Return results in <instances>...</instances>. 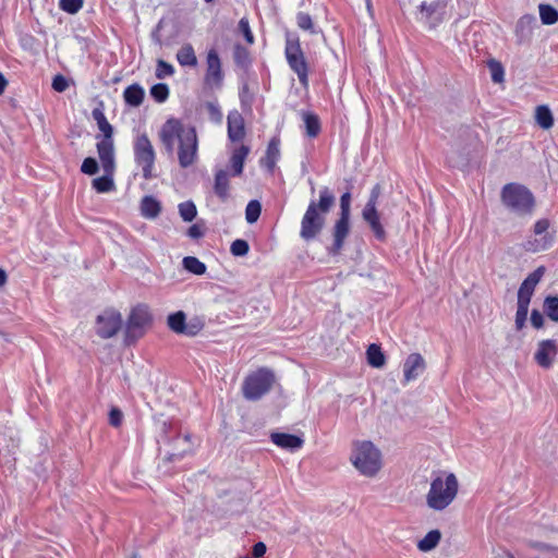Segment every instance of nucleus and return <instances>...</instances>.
Listing matches in <instances>:
<instances>
[{
	"instance_id": "f257e3e1",
	"label": "nucleus",
	"mask_w": 558,
	"mask_h": 558,
	"mask_svg": "<svg viewBox=\"0 0 558 558\" xmlns=\"http://www.w3.org/2000/svg\"><path fill=\"white\" fill-rule=\"evenodd\" d=\"M158 137L169 156H173L178 143V160L182 168H187L196 161L198 141L195 128L170 118L162 124Z\"/></svg>"
},
{
	"instance_id": "f03ea898",
	"label": "nucleus",
	"mask_w": 558,
	"mask_h": 558,
	"mask_svg": "<svg viewBox=\"0 0 558 558\" xmlns=\"http://www.w3.org/2000/svg\"><path fill=\"white\" fill-rule=\"evenodd\" d=\"M336 202L333 193L325 186L319 191V201H312L302 218L300 236L308 242L314 240L324 229L325 216Z\"/></svg>"
},
{
	"instance_id": "7ed1b4c3",
	"label": "nucleus",
	"mask_w": 558,
	"mask_h": 558,
	"mask_svg": "<svg viewBox=\"0 0 558 558\" xmlns=\"http://www.w3.org/2000/svg\"><path fill=\"white\" fill-rule=\"evenodd\" d=\"M350 461L366 477H374L383 465L380 450L369 440L353 442Z\"/></svg>"
},
{
	"instance_id": "20e7f679",
	"label": "nucleus",
	"mask_w": 558,
	"mask_h": 558,
	"mask_svg": "<svg viewBox=\"0 0 558 558\" xmlns=\"http://www.w3.org/2000/svg\"><path fill=\"white\" fill-rule=\"evenodd\" d=\"M458 488V480L453 473L447 474L445 478L440 475L436 476L426 495L427 506L436 511L446 509L457 497Z\"/></svg>"
},
{
	"instance_id": "39448f33",
	"label": "nucleus",
	"mask_w": 558,
	"mask_h": 558,
	"mask_svg": "<svg viewBox=\"0 0 558 558\" xmlns=\"http://www.w3.org/2000/svg\"><path fill=\"white\" fill-rule=\"evenodd\" d=\"M501 199L510 210L520 216L532 214L535 203L531 191L517 183H508L502 187Z\"/></svg>"
},
{
	"instance_id": "423d86ee",
	"label": "nucleus",
	"mask_w": 558,
	"mask_h": 558,
	"mask_svg": "<svg viewBox=\"0 0 558 558\" xmlns=\"http://www.w3.org/2000/svg\"><path fill=\"white\" fill-rule=\"evenodd\" d=\"M275 383V374L268 368H259L246 376L242 391L245 399L256 401L266 395Z\"/></svg>"
},
{
	"instance_id": "0eeeda50",
	"label": "nucleus",
	"mask_w": 558,
	"mask_h": 558,
	"mask_svg": "<svg viewBox=\"0 0 558 558\" xmlns=\"http://www.w3.org/2000/svg\"><path fill=\"white\" fill-rule=\"evenodd\" d=\"M350 204L351 193L345 192L340 197V215L332 229V245L329 248L331 255H338L350 233Z\"/></svg>"
},
{
	"instance_id": "6e6552de",
	"label": "nucleus",
	"mask_w": 558,
	"mask_h": 558,
	"mask_svg": "<svg viewBox=\"0 0 558 558\" xmlns=\"http://www.w3.org/2000/svg\"><path fill=\"white\" fill-rule=\"evenodd\" d=\"M134 160L142 168L145 180L153 179V169L156 161V151L146 133L138 134L133 143Z\"/></svg>"
},
{
	"instance_id": "1a4fd4ad",
	"label": "nucleus",
	"mask_w": 558,
	"mask_h": 558,
	"mask_svg": "<svg viewBox=\"0 0 558 558\" xmlns=\"http://www.w3.org/2000/svg\"><path fill=\"white\" fill-rule=\"evenodd\" d=\"M150 322L151 316L148 307L143 304L135 306L128 317L124 332L125 344L130 345L140 339L144 335L145 328L150 324Z\"/></svg>"
},
{
	"instance_id": "9d476101",
	"label": "nucleus",
	"mask_w": 558,
	"mask_h": 558,
	"mask_svg": "<svg viewBox=\"0 0 558 558\" xmlns=\"http://www.w3.org/2000/svg\"><path fill=\"white\" fill-rule=\"evenodd\" d=\"M284 52L289 66L296 73L300 83L306 87L308 66L298 37H287Z\"/></svg>"
},
{
	"instance_id": "9b49d317",
	"label": "nucleus",
	"mask_w": 558,
	"mask_h": 558,
	"mask_svg": "<svg viewBox=\"0 0 558 558\" xmlns=\"http://www.w3.org/2000/svg\"><path fill=\"white\" fill-rule=\"evenodd\" d=\"M449 0H421L416 4L415 16L430 27L442 22Z\"/></svg>"
},
{
	"instance_id": "f8f14e48",
	"label": "nucleus",
	"mask_w": 558,
	"mask_h": 558,
	"mask_svg": "<svg viewBox=\"0 0 558 558\" xmlns=\"http://www.w3.org/2000/svg\"><path fill=\"white\" fill-rule=\"evenodd\" d=\"M380 194V184H375L371 191L368 201L363 208L362 217L374 232L376 239L384 241L386 239V231L380 223L379 214L377 211V201Z\"/></svg>"
},
{
	"instance_id": "ddd939ff",
	"label": "nucleus",
	"mask_w": 558,
	"mask_h": 558,
	"mask_svg": "<svg viewBox=\"0 0 558 558\" xmlns=\"http://www.w3.org/2000/svg\"><path fill=\"white\" fill-rule=\"evenodd\" d=\"M121 326L122 317L117 311L108 310L97 316L96 332L102 339H109L117 335Z\"/></svg>"
},
{
	"instance_id": "4468645a",
	"label": "nucleus",
	"mask_w": 558,
	"mask_h": 558,
	"mask_svg": "<svg viewBox=\"0 0 558 558\" xmlns=\"http://www.w3.org/2000/svg\"><path fill=\"white\" fill-rule=\"evenodd\" d=\"M549 221L547 219H539L534 225V239L527 240L523 247L527 252H541L547 250L551 243L553 238L547 233Z\"/></svg>"
},
{
	"instance_id": "2eb2a0df",
	"label": "nucleus",
	"mask_w": 558,
	"mask_h": 558,
	"mask_svg": "<svg viewBox=\"0 0 558 558\" xmlns=\"http://www.w3.org/2000/svg\"><path fill=\"white\" fill-rule=\"evenodd\" d=\"M206 63L207 70L205 74V84L210 87H221L223 73L219 54L215 49H210L208 51Z\"/></svg>"
},
{
	"instance_id": "dca6fc26",
	"label": "nucleus",
	"mask_w": 558,
	"mask_h": 558,
	"mask_svg": "<svg viewBox=\"0 0 558 558\" xmlns=\"http://www.w3.org/2000/svg\"><path fill=\"white\" fill-rule=\"evenodd\" d=\"M558 354V347L555 340H543L538 343L534 359L538 366L548 369L553 366Z\"/></svg>"
},
{
	"instance_id": "f3484780",
	"label": "nucleus",
	"mask_w": 558,
	"mask_h": 558,
	"mask_svg": "<svg viewBox=\"0 0 558 558\" xmlns=\"http://www.w3.org/2000/svg\"><path fill=\"white\" fill-rule=\"evenodd\" d=\"M544 274L545 267L539 266L523 280L518 291L519 302L530 304L535 287L542 280Z\"/></svg>"
},
{
	"instance_id": "a211bd4d",
	"label": "nucleus",
	"mask_w": 558,
	"mask_h": 558,
	"mask_svg": "<svg viewBox=\"0 0 558 558\" xmlns=\"http://www.w3.org/2000/svg\"><path fill=\"white\" fill-rule=\"evenodd\" d=\"M97 153L105 173L112 175L116 168L113 140H101L97 143Z\"/></svg>"
},
{
	"instance_id": "6ab92c4d",
	"label": "nucleus",
	"mask_w": 558,
	"mask_h": 558,
	"mask_svg": "<svg viewBox=\"0 0 558 558\" xmlns=\"http://www.w3.org/2000/svg\"><path fill=\"white\" fill-rule=\"evenodd\" d=\"M425 361L420 353H411L403 364L404 381L415 380L425 369Z\"/></svg>"
},
{
	"instance_id": "aec40b11",
	"label": "nucleus",
	"mask_w": 558,
	"mask_h": 558,
	"mask_svg": "<svg viewBox=\"0 0 558 558\" xmlns=\"http://www.w3.org/2000/svg\"><path fill=\"white\" fill-rule=\"evenodd\" d=\"M228 137L231 142H240L245 136V125L242 114L238 110H232L227 117Z\"/></svg>"
},
{
	"instance_id": "412c9836",
	"label": "nucleus",
	"mask_w": 558,
	"mask_h": 558,
	"mask_svg": "<svg viewBox=\"0 0 558 558\" xmlns=\"http://www.w3.org/2000/svg\"><path fill=\"white\" fill-rule=\"evenodd\" d=\"M214 193L222 203H226L230 198L229 175L223 169H219L215 173Z\"/></svg>"
},
{
	"instance_id": "4be33fe9",
	"label": "nucleus",
	"mask_w": 558,
	"mask_h": 558,
	"mask_svg": "<svg viewBox=\"0 0 558 558\" xmlns=\"http://www.w3.org/2000/svg\"><path fill=\"white\" fill-rule=\"evenodd\" d=\"M270 439L278 447L289 450L299 449L304 442L301 437L286 433H272Z\"/></svg>"
},
{
	"instance_id": "5701e85b",
	"label": "nucleus",
	"mask_w": 558,
	"mask_h": 558,
	"mask_svg": "<svg viewBox=\"0 0 558 558\" xmlns=\"http://www.w3.org/2000/svg\"><path fill=\"white\" fill-rule=\"evenodd\" d=\"M141 215L147 219H155L161 213V204L154 196L146 195L141 201Z\"/></svg>"
},
{
	"instance_id": "b1692460",
	"label": "nucleus",
	"mask_w": 558,
	"mask_h": 558,
	"mask_svg": "<svg viewBox=\"0 0 558 558\" xmlns=\"http://www.w3.org/2000/svg\"><path fill=\"white\" fill-rule=\"evenodd\" d=\"M250 153V148L245 145H241L233 150L230 158V167L233 175H241L243 172L244 161Z\"/></svg>"
},
{
	"instance_id": "393cba45",
	"label": "nucleus",
	"mask_w": 558,
	"mask_h": 558,
	"mask_svg": "<svg viewBox=\"0 0 558 558\" xmlns=\"http://www.w3.org/2000/svg\"><path fill=\"white\" fill-rule=\"evenodd\" d=\"M145 92L138 84L128 86L123 93L124 100L132 107H138L144 100Z\"/></svg>"
},
{
	"instance_id": "a878e982",
	"label": "nucleus",
	"mask_w": 558,
	"mask_h": 558,
	"mask_svg": "<svg viewBox=\"0 0 558 558\" xmlns=\"http://www.w3.org/2000/svg\"><path fill=\"white\" fill-rule=\"evenodd\" d=\"M93 119L96 121L98 129L102 132V140H112L113 128L108 122L102 109L95 108L92 111Z\"/></svg>"
},
{
	"instance_id": "bb28decb",
	"label": "nucleus",
	"mask_w": 558,
	"mask_h": 558,
	"mask_svg": "<svg viewBox=\"0 0 558 558\" xmlns=\"http://www.w3.org/2000/svg\"><path fill=\"white\" fill-rule=\"evenodd\" d=\"M441 539V533L439 530L429 531L422 539L417 543V548L423 553H428L437 547Z\"/></svg>"
},
{
	"instance_id": "cd10ccee",
	"label": "nucleus",
	"mask_w": 558,
	"mask_h": 558,
	"mask_svg": "<svg viewBox=\"0 0 558 558\" xmlns=\"http://www.w3.org/2000/svg\"><path fill=\"white\" fill-rule=\"evenodd\" d=\"M535 121L543 130H548L554 124V117L548 106L541 105L535 109Z\"/></svg>"
},
{
	"instance_id": "c85d7f7f",
	"label": "nucleus",
	"mask_w": 558,
	"mask_h": 558,
	"mask_svg": "<svg viewBox=\"0 0 558 558\" xmlns=\"http://www.w3.org/2000/svg\"><path fill=\"white\" fill-rule=\"evenodd\" d=\"M279 145H280V141L276 137L271 138L270 142L268 143L264 162H265V166L269 170H274L276 162L279 159V156H280Z\"/></svg>"
},
{
	"instance_id": "c756f323",
	"label": "nucleus",
	"mask_w": 558,
	"mask_h": 558,
	"mask_svg": "<svg viewBox=\"0 0 558 558\" xmlns=\"http://www.w3.org/2000/svg\"><path fill=\"white\" fill-rule=\"evenodd\" d=\"M177 60L183 66H195L197 64L195 51L190 44H186L179 49Z\"/></svg>"
},
{
	"instance_id": "7c9ffc66",
	"label": "nucleus",
	"mask_w": 558,
	"mask_h": 558,
	"mask_svg": "<svg viewBox=\"0 0 558 558\" xmlns=\"http://www.w3.org/2000/svg\"><path fill=\"white\" fill-rule=\"evenodd\" d=\"M366 354L367 362L371 366L380 368L385 365L386 359L379 345L372 343L368 347Z\"/></svg>"
},
{
	"instance_id": "2f4dec72",
	"label": "nucleus",
	"mask_w": 558,
	"mask_h": 558,
	"mask_svg": "<svg viewBox=\"0 0 558 558\" xmlns=\"http://www.w3.org/2000/svg\"><path fill=\"white\" fill-rule=\"evenodd\" d=\"M186 316L182 311H179L177 313L170 314L168 316L167 323L169 328L175 332L183 335V332L186 329Z\"/></svg>"
},
{
	"instance_id": "473e14b6",
	"label": "nucleus",
	"mask_w": 558,
	"mask_h": 558,
	"mask_svg": "<svg viewBox=\"0 0 558 558\" xmlns=\"http://www.w3.org/2000/svg\"><path fill=\"white\" fill-rule=\"evenodd\" d=\"M543 308L550 320L558 323V295H547Z\"/></svg>"
},
{
	"instance_id": "72a5a7b5",
	"label": "nucleus",
	"mask_w": 558,
	"mask_h": 558,
	"mask_svg": "<svg viewBox=\"0 0 558 558\" xmlns=\"http://www.w3.org/2000/svg\"><path fill=\"white\" fill-rule=\"evenodd\" d=\"M539 17L544 25H553L558 21V11L550 4H539Z\"/></svg>"
},
{
	"instance_id": "f704fd0d",
	"label": "nucleus",
	"mask_w": 558,
	"mask_h": 558,
	"mask_svg": "<svg viewBox=\"0 0 558 558\" xmlns=\"http://www.w3.org/2000/svg\"><path fill=\"white\" fill-rule=\"evenodd\" d=\"M303 120L305 130L308 137H316L320 132V123L318 117L313 113H304Z\"/></svg>"
},
{
	"instance_id": "c9c22d12",
	"label": "nucleus",
	"mask_w": 558,
	"mask_h": 558,
	"mask_svg": "<svg viewBox=\"0 0 558 558\" xmlns=\"http://www.w3.org/2000/svg\"><path fill=\"white\" fill-rule=\"evenodd\" d=\"M184 268L194 275H204L206 272V265L197 257L186 256L183 258Z\"/></svg>"
},
{
	"instance_id": "e433bc0d",
	"label": "nucleus",
	"mask_w": 558,
	"mask_h": 558,
	"mask_svg": "<svg viewBox=\"0 0 558 558\" xmlns=\"http://www.w3.org/2000/svg\"><path fill=\"white\" fill-rule=\"evenodd\" d=\"M93 187L98 193H107L114 189V182L112 175L105 173V175L96 178L92 182Z\"/></svg>"
},
{
	"instance_id": "4c0bfd02",
	"label": "nucleus",
	"mask_w": 558,
	"mask_h": 558,
	"mask_svg": "<svg viewBox=\"0 0 558 558\" xmlns=\"http://www.w3.org/2000/svg\"><path fill=\"white\" fill-rule=\"evenodd\" d=\"M179 214L180 217L185 222H191L195 219L197 215V209L195 204L192 201H186L179 204Z\"/></svg>"
},
{
	"instance_id": "58836bf2",
	"label": "nucleus",
	"mask_w": 558,
	"mask_h": 558,
	"mask_svg": "<svg viewBox=\"0 0 558 558\" xmlns=\"http://www.w3.org/2000/svg\"><path fill=\"white\" fill-rule=\"evenodd\" d=\"M262 213V205L258 201H251L245 208V219L248 223H254L258 220Z\"/></svg>"
},
{
	"instance_id": "ea45409f",
	"label": "nucleus",
	"mask_w": 558,
	"mask_h": 558,
	"mask_svg": "<svg viewBox=\"0 0 558 558\" xmlns=\"http://www.w3.org/2000/svg\"><path fill=\"white\" fill-rule=\"evenodd\" d=\"M150 95L157 102H163L169 97V87L163 83L155 84L150 88Z\"/></svg>"
},
{
	"instance_id": "a19ab883",
	"label": "nucleus",
	"mask_w": 558,
	"mask_h": 558,
	"mask_svg": "<svg viewBox=\"0 0 558 558\" xmlns=\"http://www.w3.org/2000/svg\"><path fill=\"white\" fill-rule=\"evenodd\" d=\"M250 251V245L247 241L242 239H236L231 243L230 252L233 256L242 257L245 256Z\"/></svg>"
},
{
	"instance_id": "79ce46f5",
	"label": "nucleus",
	"mask_w": 558,
	"mask_h": 558,
	"mask_svg": "<svg viewBox=\"0 0 558 558\" xmlns=\"http://www.w3.org/2000/svg\"><path fill=\"white\" fill-rule=\"evenodd\" d=\"M529 305L526 303H522L518 301L517 306V313H515V327L518 330L522 329L525 325L527 313H529Z\"/></svg>"
},
{
	"instance_id": "37998d69",
	"label": "nucleus",
	"mask_w": 558,
	"mask_h": 558,
	"mask_svg": "<svg viewBox=\"0 0 558 558\" xmlns=\"http://www.w3.org/2000/svg\"><path fill=\"white\" fill-rule=\"evenodd\" d=\"M296 24L303 31H308L312 34L316 33L313 20L308 13L299 12L296 15Z\"/></svg>"
},
{
	"instance_id": "c03bdc74",
	"label": "nucleus",
	"mask_w": 558,
	"mask_h": 558,
	"mask_svg": "<svg viewBox=\"0 0 558 558\" xmlns=\"http://www.w3.org/2000/svg\"><path fill=\"white\" fill-rule=\"evenodd\" d=\"M84 0H59V7L66 13L75 14L83 7Z\"/></svg>"
},
{
	"instance_id": "a18cd8bd",
	"label": "nucleus",
	"mask_w": 558,
	"mask_h": 558,
	"mask_svg": "<svg viewBox=\"0 0 558 558\" xmlns=\"http://www.w3.org/2000/svg\"><path fill=\"white\" fill-rule=\"evenodd\" d=\"M173 73H174V69L170 63H168L161 59L157 61V68H156V77L157 78H165L166 76H171Z\"/></svg>"
},
{
	"instance_id": "49530a36",
	"label": "nucleus",
	"mask_w": 558,
	"mask_h": 558,
	"mask_svg": "<svg viewBox=\"0 0 558 558\" xmlns=\"http://www.w3.org/2000/svg\"><path fill=\"white\" fill-rule=\"evenodd\" d=\"M206 109L208 111L209 119L213 122H215L217 124H220L222 122L223 114H222L218 104L209 101L206 104Z\"/></svg>"
},
{
	"instance_id": "de8ad7c7",
	"label": "nucleus",
	"mask_w": 558,
	"mask_h": 558,
	"mask_svg": "<svg viewBox=\"0 0 558 558\" xmlns=\"http://www.w3.org/2000/svg\"><path fill=\"white\" fill-rule=\"evenodd\" d=\"M233 57H234V61L238 65L243 66L250 62L248 51L246 48H244L241 45H236L234 47Z\"/></svg>"
},
{
	"instance_id": "09e8293b",
	"label": "nucleus",
	"mask_w": 558,
	"mask_h": 558,
	"mask_svg": "<svg viewBox=\"0 0 558 558\" xmlns=\"http://www.w3.org/2000/svg\"><path fill=\"white\" fill-rule=\"evenodd\" d=\"M490 72H492V80L495 83H500L504 81V68L500 62L492 60L488 63Z\"/></svg>"
},
{
	"instance_id": "8fccbe9b",
	"label": "nucleus",
	"mask_w": 558,
	"mask_h": 558,
	"mask_svg": "<svg viewBox=\"0 0 558 558\" xmlns=\"http://www.w3.org/2000/svg\"><path fill=\"white\" fill-rule=\"evenodd\" d=\"M99 170L98 163L95 158L87 157L84 159L81 171L85 174L93 175L96 174Z\"/></svg>"
},
{
	"instance_id": "3c124183",
	"label": "nucleus",
	"mask_w": 558,
	"mask_h": 558,
	"mask_svg": "<svg viewBox=\"0 0 558 558\" xmlns=\"http://www.w3.org/2000/svg\"><path fill=\"white\" fill-rule=\"evenodd\" d=\"M536 23V17L531 14L523 15L517 23V31L524 32L531 31L532 26Z\"/></svg>"
},
{
	"instance_id": "603ef678",
	"label": "nucleus",
	"mask_w": 558,
	"mask_h": 558,
	"mask_svg": "<svg viewBox=\"0 0 558 558\" xmlns=\"http://www.w3.org/2000/svg\"><path fill=\"white\" fill-rule=\"evenodd\" d=\"M239 29L243 34L245 40L252 45L254 43V36L250 27L247 19L242 17L239 22Z\"/></svg>"
},
{
	"instance_id": "864d4df0",
	"label": "nucleus",
	"mask_w": 558,
	"mask_h": 558,
	"mask_svg": "<svg viewBox=\"0 0 558 558\" xmlns=\"http://www.w3.org/2000/svg\"><path fill=\"white\" fill-rule=\"evenodd\" d=\"M123 421V413L119 408H111L109 412V424L113 427H119Z\"/></svg>"
},
{
	"instance_id": "5fc2aeb1",
	"label": "nucleus",
	"mask_w": 558,
	"mask_h": 558,
	"mask_svg": "<svg viewBox=\"0 0 558 558\" xmlns=\"http://www.w3.org/2000/svg\"><path fill=\"white\" fill-rule=\"evenodd\" d=\"M69 87V83L66 81V78L61 75V74H58L53 77L52 80V88L56 90V92H59V93H62L64 92L66 88Z\"/></svg>"
},
{
	"instance_id": "6e6d98bb",
	"label": "nucleus",
	"mask_w": 558,
	"mask_h": 558,
	"mask_svg": "<svg viewBox=\"0 0 558 558\" xmlns=\"http://www.w3.org/2000/svg\"><path fill=\"white\" fill-rule=\"evenodd\" d=\"M203 328V325L199 322H191L186 324V329L183 335L193 337L196 336Z\"/></svg>"
},
{
	"instance_id": "4d7b16f0",
	"label": "nucleus",
	"mask_w": 558,
	"mask_h": 558,
	"mask_svg": "<svg viewBox=\"0 0 558 558\" xmlns=\"http://www.w3.org/2000/svg\"><path fill=\"white\" fill-rule=\"evenodd\" d=\"M531 324L534 328L538 329L544 325L543 314L538 310H533L531 313Z\"/></svg>"
},
{
	"instance_id": "13d9d810",
	"label": "nucleus",
	"mask_w": 558,
	"mask_h": 558,
	"mask_svg": "<svg viewBox=\"0 0 558 558\" xmlns=\"http://www.w3.org/2000/svg\"><path fill=\"white\" fill-rule=\"evenodd\" d=\"M266 545L263 542H258L253 546L252 555L254 558H260L266 553Z\"/></svg>"
},
{
	"instance_id": "bf43d9fd",
	"label": "nucleus",
	"mask_w": 558,
	"mask_h": 558,
	"mask_svg": "<svg viewBox=\"0 0 558 558\" xmlns=\"http://www.w3.org/2000/svg\"><path fill=\"white\" fill-rule=\"evenodd\" d=\"M187 235L192 239H199L204 235V232L198 225H193L187 229Z\"/></svg>"
},
{
	"instance_id": "052dcab7",
	"label": "nucleus",
	"mask_w": 558,
	"mask_h": 558,
	"mask_svg": "<svg viewBox=\"0 0 558 558\" xmlns=\"http://www.w3.org/2000/svg\"><path fill=\"white\" fill-rule=\"evenodd\" d=\"M400 7L404 10L408 7H411L413 4H416V0H398Z\"/></svg>"
},
{
	"instance_id": "680f3d73",
	"label": "nucleus",
	"mask_w": 558,
	"mask_h": 558,
	"mask_svg": "<svg viewBox=\"0 0 558 558\" xmlns=\"http://www.w3.org/2000/svg\"><path fill=\"white\" fill-rule=\"evenodd\" d=\"M8 282V274L4 269L0 268V288L5 286Z\"/></svg>"
},
{
	"instance_id": "e2e57ef3",
	"label": "nucleus",
	"mask_w": 558,
	"mask_h": 558,
	"mask_svg": "<svg viewBox=\"0 0 558 558\" xmlns=\"http://www.w3.org/2000/svg\"><path fill=\"white\" fill-rule=\"evenodd\" d=\"M7 85H8V81L5 80L3 74L0 73V95H2L4 93Z\"/></svg>"
},
{
	"instance_id": "0e129e2a",
	"label": "nucleus",
	"mask_w": 558,
	"mask_h": 558,
	"mask_svg": "<svg viewBox=\"0 0 558 558\" xmlns=\"http://www.w3.org/2000/svg\"><path fill=\"white\" fill-rule=\"evenodd\" d=\"M494 558H514V557L508 551H502L500 554H497Z\"/></svg>"
},
{
	"instance_id": "69168bd1",
	"label": "nucleus",
	"mask_w": 558,
	"mask_h": 558,
	"mask_svg": "<svg viewBox=\"0 0 558 558\" xmlns=\"http://www.w3.org/2000/svg\"><path fill=\"white\" fill-rule=\"evenodd\" d=\"M178 458H182V454H175V453H172V454H170V456L167 458V460H168V461H173V460H175V459H178Z\"/></svg>"
},
{
	"instance_id": "338daca9",
	"label": "nucleus",
	"mask_w": 558,
	"mask_h": 558,
	"mask_svg": "<svg viewBox=\"0 0 558 558\" xmlns=\"http://www.w3.org/2000/svg\"><path fill=\"white\" fill-rule=\"evenodd\" d=\"M551 557L554 558H558V550H554L551 554H550Z\"/></svg>"
},
{
	"instance_id": "774afa93",
	"label": "nucleus",
	"mask_w": 558,
	"mask_h": 558,
	"mask_svg": "<svg viewBox=\"0 0 558 558\" xmlns=\"http://www.w3.org/2000/svg\"><path fill=\"white\" fill-rule=\"evenodd\" d=\"M367 8L371 9V1L367 0Z\"/></svg>"
}]
</instances>
